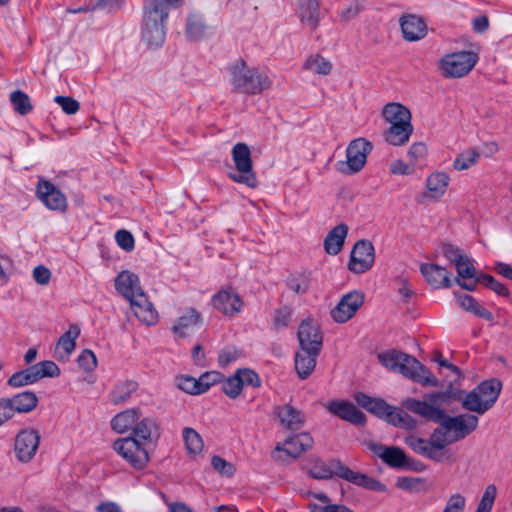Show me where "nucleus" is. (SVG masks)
I'll list each match as a JSON object with an SVG mask.
<instances>
[{
  "label": "nucleus",
  "instance_id": "nucleus-1",
  "mask_svg": "<svg viewBox=\"0 0 512 512\" xmlns=\"http://www.w3.org/2000/svg\"><path fill=\"white\" fill-rule=\"evenodd\" d=\"M448 392H432L425 394L424 400L406 398L402 405L409 411L435 423H439L448 432L454 442L464 439L476 430L478 417L473 414L448 416L440 407L449 399Z\"/></svg>",
  "mask_w": 512,
  "mask_h": 512
},
{
  "label": "nucleus",
  "instance_id": "nucleus-2",
  "mask_svg": "<svg viewBox=\"0 0 512 512\" xmlns=\"http://www.w3.org/2000/svg\"><path fill=\"white\" fill-rule=\"evenodd\" d=\"M303 469L315 479H329L337 476L354 485L372 491L384 492L386 490V486L378 480L366 474L351 470L338 459L324 462L319 458H311L303 466Z\"/></svg>",
  "mask_w": 512,
  "mask_h": 512
},
{
  "label": "nucleus",
  "instance_id": "nucleus-3",
  "mask_svg": "<svg viewBox=\"0 0 512 512\" xmlns=\"http://www.w3.org/2000/svg\"><path fill=\"white\" fill-rule=\"evenodd\" d=\"M380 364L426 387H437L438 379L416 358L395 349L385 350L377 355Z\"/></svg>",
  "mask_w": 512,
  "mask_h": 512
},
{
  "label": "nucleus",
  "instance_id": "nucleus-4",
  "mask_svg": "<svg viewBox=\"0 0 512 512\" xmlns=\"http://www.w3.org/2000/svg\"><path fill=\"white\" fill-rule=\"evenodd\" d=\"M501 389L502 384L499 380H485L458 400L461 401L465 410L482 415L493 407Z\"/></svg>",
  "mask_w": 512,
  "mask_h": 512
},
{
  "label": "nucleus",
  "instance_id": "nucleus-5",
  "mask_svg": "<svg viewBox=\"0 0 512 512\" xmlns=\"http://www.w3.org/2000/svg\"><path fill=\"white\" fill-rule=\"evenodd\" d=\"M231 84L244 94H258L270 86L268 77L256 68L249 67L244 60L236 61L230 67Z\"/></svg>",
  "mask_w": 512,
  "mask_h": 512
},
{
  "label": "nucleus",
  "instance_id": "nucleus-6",
  "mask_svg": "<svg viewBox=\"0 0 512 512\" xmlns=\"http://www.w3.org/2000/svg\"><path fill=\"white\" fill-rule=\"evenodd\" d=\"M232 159L236 167V173H231L230 178L250 188L257 187V177L253 171L251 151L245 143H237L232 149Z\"/></svg>",
  "mask_w": 512,
  "mask_h": 512
},
{
  "label": "nucleus",
  "instance_id": "nucleus-7",
  "mask_svg": "<svg viewBox=\"0 0 512 512\" xmlns=\"http://www.w3.org/2000/svg\"><path fill=\"white\" fill-rule=\"evenodd\" d=\"M59 375V367L53 361L46 360L12 374L7 383L13 388H20L34 384L45 377L53 378Z\"/></svg>",
  "mask_w": 512,
  "mask_h": 512
},
{
  "label": "nucleus",
  "instance_id": "nucleus-8",
  "mask_svg": "<svg viewBox=\"0 0 512 512\" xmlns=\"http://www.w3.org/2000/svg\"><path fill=\"white\" fill-rule=\"evenodd\" d=\"M477 61V54L471 51L447 54L440 60L442 75L447 78H461L473 69Z\"/></svg>",
  "mask_w": 512,
  "mask_h": 512
},
{
  "label": "nucleus",
  "instance_id": "nucleus-9",
  "mask_svg": "<svg viewBox=\"0 0 512 512\" xmlns=\"http://www.w3.org/2000/svg\"><path fill=\"white\" fill-rule=\"evenodd\" d=\"M372 148V143L364 138L351 141L346 149V161L337 164L338 171L347 175L359 172L366 164Z\"/></svg>",
  "mask_w": 512,
  "mask_h": 512
},
{
  "label": "nucleus",
  "instance_id": "nucleus-10",
  "mask_svg": "<svg viewBox=\"0 0 512 512\" xmlns=\"http://www.w3.org/2000/svg\"><path fill=\"white\" fill-rule=\"evenodd\" d=\"M113 449L136 469L144 468L149 462L148 452L135 437H125L113 443Z\"/></svg>",
  "mask_w": 512,
  "mask_h": 512
},
{
  "label": "nucleus",
  "instance_id": "nucleus-11",
  "mask_svg": "<svg viewBox=\"0 0 512 512\" xmlns=\"http://www.w3.org/2000/svg\"><path fill=\"white\" fill-rule=\"evenodd\" d=\"M375 262V249L368 240H359L355 243L350 253L348 269L356 274H362L370 270Z\"/></svg>",
  "mask_w": 512,
  "mask_h": 512
},
{
  "label": "nucleus",
  "instance_id": "nucleus-12",
  "mask_svg": "<svg viewBox=\"0 0 512 512\" xmlns=\"http://www.w3.org/2000/svg\"><path fill=\"white\" fill-rule=\"evenodd\" d=\"M40 433L34 428H24L18 432L14 441L16 458L23 463L30 462L39 447Z\"/></svg>",
  "mask_w": 512,
  "mask_h": 512
},
{
  "label": "nucleus",
  "instance_id": "nucleus-13",
  "mask_svg": "<svg viewBox=\"0 0 512 512\" xmlns=\"http://www.w3.org/2000/svg\"><path fill=\"white\" fill-rule=\"evenodd\" d=\"M364 294L354 290L343 295L338 304L331 310V317L337 323L350 320L364 303Z\"/></svg>",
  "mask_w": 512,
  "mask_h": 512
},
{
  "label": "nucleus",
  "instance_id": "nucleus-14",
  "mask_svg": "<svg viewBox=\"0 0 512 512\" xmlns=\"http://www.w3.org/2000/svg\"><path fill=\"white\" fill-rule=\"evenodd\" d=\"M37 198L50 210L65 211L66 196L50 181L39 178L36 185Z\"/></svg>",
  "mask_w": 512,
  "mask_h": 512
},
{
  "label": "nucleus",
  "instance_id": "nucleus-15",
  "mask_svg": "<svg viewBox=\"0 0 512 512\" xmlns=\"http://www.w3.org/2000/svg\"><path fill=\"white\" fill-rule=\"evenodd\" d=\"M297 340L300 348L321 351L323 333L318 323L311 318L303 320L298 327Z\"/></svg>",
  "mask_w": 512,
  "mask_h": 512
},
{
  "label": "nucleus",
  "instance_id": "nucleus-16",
  "mask_svg": "<svg viewBox=\"0 0 512 512\" xmlns=\"http://www.w3.org/2000/svg\"><path fill=\"white\" fill-rule=\"evenodd\" d=\"M323 406L331 414L354 425H364L366 422L365 414L349 401L332 400L324 403Z\"/></svg>",
  "mask_w": 512,
  "mask_h": 512
},
{
  "label": "nucleus",
  "instance_id": "nucleus-17",
  "mask_svg": "<svg viewBox=\"0 0 512 512\" xmlns=\"http://www.w3.org/2000/svg\"><path fill=\"white\" fill-rule=\"evenodd\" d=\"M129 303L136 318L144 325L153 326L158 322V312L145 292L138 294V297L133 298Z\"/></svg>",
  "mask_w": 512,
  "mask_h": 512
},
{
  "label": "nucleus",
  "instance_id": "nucleus-18",
  "mask_svg": "<svg viewBox=\"0 0 512 512\" xmlns=\"http://www.w3.org/2000/svg\"><path fill=\"white\" fill-rule=\"evenodd\" d=\"M115 289L128 301L138 297V294L144 293L139 277L129 270L121 271L117 275L115 278Z\"/></svg>",
  "mask_w": 512,
  "mask_h": 512
},
{
  "label": "nucleus",
  "instance_id": "nucleus-19",
  "mask_svg": "<svg viewBox=\"0 0 512 512\" xmlns=\"http://www.w3.org/2000/svg\"><path fill=\"white\" fill-rule=\"evenodd\" d=\"M420 271L428 284L434 289L450 288L452 286L450 272L440 265L423 263L420 266Z\"/></svg>",
  "mask_w": 512,
  "mask_h": 512
},
{
  "label": "nucleus",
  "instance_id": "nucleus-20",
  "mask_svg": "<svg viewBox=\"0 0 512 512\" xmlns=\"http://www.w3.org/2000/svg\"><path fill=\"white\" fill-rule=\"evenodd\" d=\"M202 317L194 308L185 309L172 326V332L179 338L190 336L201 325Z\"/></svg>",
  "mask_w": 512,
  "mask_h": 512
},
{
  "label": "nucleus",
  "instance_id": "nucleus-21",
  "mask_svg": "<svg viewBox=\"0 0 512 512\" xmlns=\"http://www.w3.org/2000/svg\"><path fill=\"white\" fill-rule=\"evenodd\" d=\"M320 352L298 347L294 356V367L300 379H306L314 371Z\"/></svg>",
  "mask_w": 512,
  "mask_h": 512
},
{
  "label": "nucleus",
  "instance_id": "nucleus-22",
  "mask_svg": "<svg viewBox=\"0 0 512 512\" xmlns=\"http://www.w3.org/2000/svg\"><path fill=\"white\" fill-rule=\"evenodd\" d=\"M403 37L407 41H418L427 34V25L424 20L413 14L404 15L400 19Z\"/></svg>",
  "mask_w": 512,
  "mask_h": 512
},
{
  "label": "nucleus",
  "instance_id": "nucleus-23",
  "mask_svg": "<svg viewBox=\"0 0 512 512\" xmlns=\"http://www.w3.org/2000/svg\"><path fill=\"white\" fill-rule=\"evenodd\" d=\"M213 305L224 315L234 316L240 312L242 301L234 291L222 290L213 297Z\"/></svg>",
  "mask_w": 512,
  "mask_h": 512
},
{
  "label": "nucleus",
  "instance_id": "nucleus-24",
  "mask_svg": "<svg viewBox=\"0 0 512 512\" xmlns=\"http://www.w3.org/2000/svg\"><path fill=\"white\" fill-rule=\"evenodd\" d=\"M457 271L455 282L463 289L473 291L476 287V269L472 259L465 256L463 260L454 265Z\"/></svg>",
  "mask_w": 512,
  "mask_h": 512
},
{
  "label": "nucleus",
  "instance_id": "nucleus-25",
  "mask_svg": "<svg viewBox=\"0 0 512 512\" xmlns=\"http://www.w3.org/2000/svg\"><path fill=\"white\" fill-rule=\"evenodd\" d=\"M370 449L390 467L400 468L406 465V455L401 448L395 446L387 447L381 444H370Z\"/></svg>",
  "mask_w": 512,
  "mask_h": 512
},
{
  "label": "nucleus",
  "instance_id": "nucleus-26",
  "mask_svg": "<svg viewBox=\"0 0 512 512\" xmlns=\"http://www.w3.org/2000/svg\"><path fill=\"white\" fill-rule=\"evenodd\" d=\"M182 0H148L143 8V20L149 18L154 19L157 22L165 23L169 9Z\"/></svg>",
  "mask_w": 512,
  "mask_h": 512
},
{
  "label": "nucleus",
  "instance_id": "nucleus-27",
  "mask_svg": "<svg viewBox=\"0 0 512 512\" xmlns=\"http://www.w3.org/2000/svg\"><path fill=\"white\" fill-rule=\"evenodd\" d=\"M165 23L157 22L147 16L142 23V39L150 47L160 46L165 39Z\"/></svg>",
  "mask_w": 512,
  "mask_h": 512
},
{
  "label": "nucleus",
  "instance_id": "nucleus-28",
  "mask_svg": "<svg viewBox=\"0 0 512 512\" xmlns=\"http://www.w3.org/2000/svg\"><path fill=\"white\" fill-rule=\"evenodd\" d=\"M133 435L145 442H156L160 438L161 427L155 418H140L133 429Z\"/></svg>",
  "mask_w": 512,
  "mask_h": 512
},
{
  "label": "nucleus",
  "instance_id": "nucleus-29",
  "mask_svg": "<svg viewBox=\"0 0 512 512\" xmlns=\"http://www.w3.org/2000/svg\"><path fill=\"white\" fill-rule=\"evenodd\" d=\"M141 416V412L137 408L126 409L112 418L111 427L119 434L127 433L130 430L133 431Z\"/></svg>",
  "mask_w": 512,
  "mask_h": 512
},
{
  "label": "nucleus",
  "instance_id": "nucleus-30",
  "mask_svg": "<svg viewBox=\"0 0 512 512\" xmlns=\"http://www.w3.org/2000/svg\"><path fill=\"white\" fill-rule=\"evenodd\" d=\"M382 116L390 125L412 124L410 110L401 103L392 102L386 104L383 107Z\"/></svg>",
  "mask_w": 512,
  "mask_h": 512
},
{
  "label": "nucleus",
  "instance_id": "nucleus-31",
  "mask_svg": "<svg viewBox=\"0 0 512 512\" xmlns=\"http://www.w3.org/2000/svg\"><path fill=\"white\" fill-rule=\"evenodd\" d=\"M298 16L305 27L315 30L319 23V0H297Z\"/></svg>",
  "mask_w": 512,
  "mask_h": 512
},
{
  "label": "nucleus",
  "instance_id": "nucleus-32",
  "mask_svg": "<svg viewBox=\"0 0 512 512\" xmlns=\"http://www.w3.org/2000/svg\"><path fill=\"white\" fill-rule=\"evenodd\" d=\"M348 226L344 223L332 228L324 239V249L327 254L337 255L344 245Z\"/></svg>",
  "mask_w": 512,
  "mask_h": 512
},
{
  "label": "nucleus",
  "instance_id": "nucleus-33",
  "mask_svg": "<svg viewBox=\"0 0 512 512\" xmlns=\"http://www.w3.org/2000/svg\"><path fill=\"white\" fill-rule=\"evenodd\" d=\"M80 335L78 325H70L69 329L59 338L56 346L58 358L67 360L76 347V339Z\"/></svg>",
  "mask_w": 512,
  "mask_h": 512
},
{
  "label": "nucleus",
  "instance_id": "nucleus-34",
  "mask_svg": "<svg viewBox=\"0 0 512 512\" xmlns=\"http://www.w3.org/2000/svg\"><path fill=\"white\" fill-rule=\"evenodd\" d=\"M314 446V439L307 431L290 432V458H299Z\"/></svg>",
  "mask_w": 512,
  "mask_h": 512
},
{
  "label": "nucleus",
  "instance_id": "nucleus-35",
  "mask_svg": "<svg viewBox=\"0 0 512 512\" xmlns=\"http://www.w3.org/2000/svg\"><path fill=\"white\" fill-rule=\"evenodd\" d=\"M448 184L449 176L446 173H432L426 179L427 192L424 196L438 200L445 194Z\"/></svg>",
  "mask_w": 512,
  "mask_h": 512
},
{
  "label": "nucleus",
  "instance_id": "nucleus-36",
  "mask_svg": "<svg viewBox=\"0 0 512 512\" xmlns=\"http://www.w3.org/2000/svg\"><path fill=\"white\" fill-rule=\"evenodd\" d=\"M413 133L412 124L390 125L384 132L385 141L393 146H402L406 144Z\"/></svg>",
  "mask_w": 512,
  "mask_h": 512
},
{
  "label": "nucleus",
  "instance_id": "nucleus-37",
  "mask_svg": "<svg viewBox=\"0 0 512 512\" xmlns=\"http://www.w3.org/2000/svg\"><path fill=\"white\" fill-rule=\"evenodd\" d=\"M13 413H28L34 410L38 404V398L34 392L25 391L7 399Z\"/></svg>",
  "mask_w": 512,
  "mask_h": 512
},
{
  "label": "nucleus",
  "instance_id": "nucleus-38",
  "mask_svg": "<svg viewBox=\"0 0 512 512\" xmlns=\"http://www.w3.org/2000/svg\"><path fill=\"white\" fill-rule=\"evenodd\" d=\"M429 443L431 445V450L433 455L436 457L435 461L440 462L443 460V452L442 450L449 444L454 443L452 437L448 434L446 430L440 426L437 428L431 435Z\"/></svg>",
  "mask_w": 512,
  "mask_h": 512
},
{
  "label": "nucleus",
  "instance_id": "nucleus-39",
  "mask_svg": "<svg viewBox=\"0 0 512 512\" xmlns=\"http://www.w3.org/2000/svg\"><path fill=\"white\" fill-rule=\"evenodd\" d=\"M312 496L321 503H310L311 512H354L345 505L332 504L330 498L325 493H313Z\"/></svg>",
  "mask_w": 512,
  "mask_h": 512
},
{
  "label": "nucleus",
  "instance_id": "nucleus-40",
  "mask_svg": "<svg viewBox=\"0 0 512 512\" xmlns=\"http://www.w3.org/2000/svg\"><path fill=\"white\" fill-rule=\"evenodd\" d=\"M137 390V383L125 381L114 387L110 393L112 403L116 405L123 404L129 400L131 395Z\"/></svg>",
  "mask_w": 512,
  "mask_h": 512
},
{
  "label": "nucleus",
  "instance_id": "nucleus-41",
  "mask_svg": "<svg viewBox=\"0 0 512 512\" xmlns=\"http://www.w3.org/2000/svg\"><path fill=\"white\" fill-rule=\"evenodd\" d=\"M183 439L186 450L190 456H196L203 450V440L199 433L192 428H184Z\"/></svg>",
  "mask_w": 512,
  "mask_h": 512
},
{
  "label": "nucleus",
  "instance_id": "nucleus-42",
  "mask_svg": "<svg viewBox=\"0 0 512 512\" xmlns=\"http://www.w3.org/2000/svg\"><path fill=\"white\" fill-rule=\"evenodd\" d=\"M405 444L409 446L415 453L435 461L436 457L433 455L429 440L414 435H409L405 438Z\"/></svg>",
  "mask_w": 512,
  "mask_h": 512
},
{
  "label": "nucleus",
  "instance_id": "nucleus-43",
  "mask_svg": "<svg viewBox=\"0 0 512 512\" xmlns=\"http://www.w3.org/2000/svg\"><path fill=\"white\" fill-rule=\"evenodd\" d=\"M10 101L14 110L20 115H26L32 111V104L29 96L20 90L11 93Z\"/></svg>",
  "mask_w": 512,
  "mask_h": 512
},
{
  "label": "nucleus",
  "instance_id": "nucleus-44",
  "mask_svg": "<svg viewBox=\"0 0 512 512\" xmlns=\"http://www.w3.org/2000/svg\"><path fill=\"white\" fill-rule=\"evenodd\" d=\"M206 29V25L199 16H190L186 26V33L191 40L201 39L206 34Z\"/></svg>",
  "mask_w": 512,
  "mask_h": 512
},
{
  "label": "nucleus",
  "instance_id": "nucleus-45",
  "mask_svg": "<svg viewBox=\"0 0 512 512\" xmlns=\"http://www.w3.org/2000/svg\"><path fill=\"white\" fill-rule=\"evenodd\" d=\"M306 67L316 74L328 75L331 72L332 64L324 57L314 55L307 60Z\"/></svg>",
  "mask_w": 512,
  "mask_h": 512
},
{
  "label": "nucleus",
  "instance_id": "nucleus-46",
  "mask_svg": "<svg viewBox=\"0 0 512 512\" xmlns=\"http://www.w3.org/2000/svg\"><path fill=\"white\" fill-rule=\"evenodd\" d=\"M480 154L474 149H468L457 156L454 161V168L456 170H466L477 163Z\"/></svg>",
  "mask_w": 512,
  "mask_h": 512
},
{
  "label": "nucleus",
  "instance_id": "nucleus-47",
  "mask_svg": "<svg viewBox=\"0 0 512 512\" xmlns=\"http://www.w3.org/2000/svg\"><path fill=\"white\" fill-rule=\"evenodd\" d=\"M477 283L483 284L500 296H507L509 294L508 289L489 274H480L476 279Z\"/></svg>",
  "mask_w": 512,
  "mask_h": 512
},
{
  "label": "nucleus",
  "instance_id": "nucleus-48",
  "mask_svg": "<svg viewBox=\"0 0 512 512\" xmlns=\"http://www.w3.org/2000/svg\"><path fill=\"white\" fill-rule=\"evenodd\" d=\"M497 494V489L495 485H488L482 495V498L478 504L476 512H491L493 507L495 498Z\"/></svg>",
  "mask_w": 512,
  "mask_h": 512
},
{
  "label": "nucleus",
  "instance_id": "nucleus-49",
  "mask_svg": "<svg viewBox=\"0 0 512 512\" xmlns=\"http://www.w3.org/2000/svg\"><path fill=\"white\" fill-rule=\"evenodd\" d=\"M238 378L239 377L234 374L226 379L223 378L221 381L223 392L231 399L237 398L242 392L243 388Z\"/></svg>",
  "mask_w": 512,
  "mask_h": 512
},
{
  "label": "nucleus",
  "instance_id": "nucleus-50",
  "mask_svg": "<svg viewBox=\"0 0 512 512\" xmlns=\"http://www.w3.org/2000/svg\"><path fill=\"white\" fill-rule=\"evenodd\" d=\"M199 379L191 376H180L177 378V386L184 392L197 395L201 394Z\"/></svg>",
  "mask_w": 512,
  "mask_h": 512
},
{
  "label": "nucleus",
  "instance_id": "nucleus-51",
  "mask_svg": "<svg viewBox=\"0 0 512 512\" xmlns=\"http://www.w3.org/2000/svg\"><path fill=\"white\" fill-rule=\"evenodd\" d=\"M407 155L409 157V162L412 165H416L417 163L423 161L427 155V146L423 142H415L413 143L408 151Z\"/></svg>",
  "mask_w": 512,
  "mask_h": 512
},
{
  "label": "nucleus",
  "instance_id": "nucleus-52",
  "mask_svg": "<svg viewBox=\"0 0 512 512\" xmlns=\"http://www.w3.org/2000/svg\"><path fill=\"white\" fill-rule=\"evenodd\" d=\"M224 376L220 372L210 371L203 373L199 379V386L201 393L206 392L212 385L216 383H220L223 380Z\"/></svg>",
  "mask_w": 512,
  "mask_h": 512
},
{
  "label": "nucleus",
  "instance_id": "nucleus-53",
  "mask_svg": "<svg viewBox=\"0 0 512 512\" xmlns=\"http://www.w3.org/2000/svg\"><path fill=\"white\" fill-rule=\"evenodd\" d=\"M367 411L377 415V416H393L395 409L388 405L384 400L373 398L371 401L370 406L368 407Z\"/></svg>",
  "mask_w": 512,
  "mask_h": 512
},
{
  "label": "nucleus",
  "instance_id": "nucleus-54",
  "mask_svg": "<svg viewBox=\"0 0 512 512\" xmlns=\"http://www.w3.org/2000/svg\"><path fill=\"white\" fill-rule=\"evenodd\" d=\"M236 376H238L240 384L242 388L244 386H252L259 387L260 386V378L259 376L250 369H239L236 371Z\"/></svg>",
  "mask_w": 512,
  "mask_h": 512
},
{
  "label": "nucleus",
  "instance_id": "nucleus-55",
  "mask_svg": "<svg viewBox=\"0 0 512 512\" xmlns=\"http://www.w3.org/2000/svg\"><path fill=\"white\" fill-rule=\"evenodd\" d=\"M466 506V498L460 493L452 494L442 512H464Z\"/></svg>",
  "mask_w": 512,
  "mask_h": 512
},
{
  "label": "nucleus",
  "instance_id": "nucleus-56",
  "mask_svg": "<svg viewBox=\"0 0 512 512\" xmlns=\"http://www.w3.org/2000/svg\"><path fill=\"white\" fill-rule=\"evenodd\" d=\"M241 356V352L234 346L224 347L218 356V363L221 367H226L236 361Z\"/></svg>",
  "mask_w": 512,
  "mask_h": 512
},
{
  "label": "nucleus",
  "instance_id": "nucleus-57",
  "mask_svg": "<svg viewBox=\"0 0 512 512\" xmlns=\"http://www.w3.org/2000/svg\"><path fill=\"white\" fill-rule=\"evenodd\" d=\"M211 465L222 476L231 477L235 471L233 464L227 462L220 456H213L211 459Z\"/></svg>",
  "mask_w": 512,
  "mask_h": 512
},
{
  "label": "nucleus",
  "instance_id": "nucleus-58",
  "mask_svg": "<svg viewBox=\"0 0 512 512\" xmlns=\"http://www.w3.org/2000/svg\"><path fill=\"white\" fill-rule=\"evenodd\" d=\"M54 101L60 105L62 110L68 115L76 114L80 108L79 102L69 96H56Z\"/></svg>",
  "mask_w": 512,
  "mask_h": 512
},
{
  "label": "nucleus",
  "instance_id": "nucleus-59",
  "mask_svg": "<svg viewBox=\"0 0 512 512\" xmlns=\"http://www.w3.org/2000/svg\"><path fill=\"white\" fill-rule=\"evenodd\" d=\"M288 325V309L282 307L277 309L272 318V330L275 332L283 331Z\"/></svg>",
  "mask_w": 512,
  "mask_h": 512
},
{
  "label": "nucleus",
  "instance_id": "nucleus-60",
  "mask_svg": "<svg viewBox=\"0 0 512 512\" xmlns=\"http://www.w3.org/2000/svg\"><path fill=\"white\" fill-rule=\"evenodd\" d=\"M309 288V277L305 273L295 275L290 281V289L296 294L307 292Z\"/></svg>",
  "mask_w": 512,
  "mask_h": 512
},
{
  "label": "nucleus",
  "instance_id": "nucleus-61",
  "mask_svg": "<svg viewBox=\"0 0 512 512\" xmlns=\"http://www.w3.org/2000/svg\"><path fill=\"white\" fill-rule=\"evenodd\" d=\"M442 253L444 257L454 265H456V263L460 262L464 259L465 256H467L462 252L461 249L452 244H444L442 247Z\"/></svg>",
  "mask_w": 512,
  "mask_h": 512
},
{
  "label": "nucleus",
  "instance_id": "nucleus-62",
  "mask_svg": "<svg viewBox=\"0 0 512 512\" xmlns=\"http://www.w3.org/2000/svg\"><path fill=\"white\" fill-rule=\"evenodd\" d=\"M78 364L85 371H92L97 366V359L91 350H84L78 357Z\"/></svg>",
  "mask_w": 512,
  "mask_h": 512
},
{
  "label": "nucleus",
  "instance_id": "nucleus-63",
  "mask_svg": "<svg viewBox=\"0 0 512 512\" xmlns=\"http://www.w3.org/2000/svg\"><path fill=\"white\" fill-rule=\"evenodd\" d=\"M115 239L117 244L125 251H132L134 248V238L127 230H119L116 232Z\"/></svg>",
  "mask_w": 512,
  "mask_h": 512
},
{
  "label": "nucleus",
  "instance_id": "nucleus-64",
  "mask_svg": "<svg viewBox=\"0 0 512 512\" xmlns=\"http://www.w3.org/2000/svg\"><path fill=\"white\" fill-rule=\"evenodd\" d=\"M391 421L394 423V425L402 426L409 429L414 428L416 425L415 420L412 419L411 416H409L407 413L401 410L396 409L394 411V415L391 416Z\"/></svg>",
  "mask_w": 512,
  "mask_h": 512
}]
</instances>
